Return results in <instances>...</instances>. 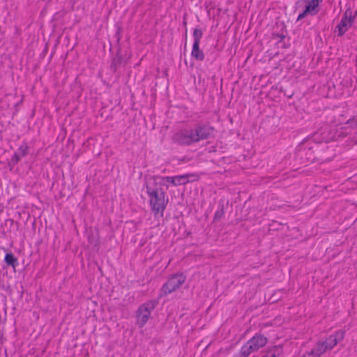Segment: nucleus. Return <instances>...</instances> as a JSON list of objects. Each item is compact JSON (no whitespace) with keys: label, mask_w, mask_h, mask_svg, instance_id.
Instances as JSON below:
<instances>
[{"label":"nucleus","mask_w":357,"mask_h":357,"mask_svg":"<svg viewBox=\"0 0 357 357\" xmlns=\"http://www.w3.org/2000/svg\"><path fill=\"white\" fill-rule=\"evenodd\" d=\"M212 129L207 126H197L180 130L174 136V140L181 144H190L206 139L211 135Z\"/></svg>","instance_id":"obj_1"},{"label":"nucleus","mask_w":357,"mask_h":357,"mask_svg":"<svg viewBox=\"0 0 357 357\" xmlns=\"http://www.w3.org/2000/svg\"><path fill=\"white\" fill-rule=\"evenodd\" d=\"M160 186L154 184L152 177L149 178L146 181V190L150 205L151 209L156 213H162L168 202L165 192L160 188Z\"/></svg>","instance_id":"obj_2"},{"label":"nucleus","mask_w":357,"mask_h":357,"mask_svg":"<svg viewBox=\"0 0 357 357\" xmlns=\"http://www.w3.org/2000/svg\"><path fill=\"white\" fill-rule=\"evenodd\" d=\"M343 337L344 333L337 331L334 335H331L326 339L325 342L317 343L310 352H307L303 357H319L326 350L334 347L338 341L343 339Z\"/></svg>","instance_id":"obj_3"},{"label":"nucleus","mask_w":357,"mask_h":357,"mask_svg":"<svg viewBox=\"0 0 357 357\" xmlns=\"http://www.w3.org/2000/svg\"><path fill=\"white\" fill-rule=\"evenodd\" d=\"M267 343V339L261 334H257L250 339L241 349L243 357H247L250 354L258 351L264 347Z\"/></svg>","instance_id":"obj_4"},{"label":"nucleus","mask_w":357,"mask_h":357,"mask_svg":"<svg viewBox=\"0 0 357 357\" xmlns=\"http://www.w3.org/2000/svg\"><path fill=\"white\" fill-rule=\"evenodd\" d=\"M192 176L190 174L178 175L175 176H152V181L156 185H165L168 188L172 185H184L189 181V178Z\"/></svg>","instance_id":"obj_5"},{"label":"nucleus","mask_w":357,"mask_h":357,"mask_svg":"<svg viewBox=\"0 0 357 357\" xmlns=\"http://www.w3.org/2000/svg\"><path fill=\"white\" fill-rule=\"evenodd\" d=\"M155 305V301H150L139 306L136 314V322L139 326L143 327L147 323Z\"/></svg>","instance_id":"obj_6"},{"label":"nucleus","mask_w":357,"mask_h":357,"mask_svg":"<svg viewBox=\"0 0 357 357\" xmlns=\"http://www.w3.org/2000/svg\"><path fill=\"white\" fill-rule=\"evenodd\" d=\"M185 277L182 274L172 275L162 286L161 291L165 294H169L178 289L185 282Z\"/></svg>","instance_id":"obj_7"},{"label":"nucleus","mask_w":357,"mask_h":357,"mask_svg":"<svg viewBox=\"0 0 357 357\" xmlns=\"http://www.w3.org/2000/svg\"><path fill=\"white\" fill-rule=\"evenodd\" d=\"M306 3L304 11L299 14L297 20H301L306 15H314L319 10V6L322 0H305Z\"/></svg>","instance_id":"obj_8"},{"label":"nucleus","mask_w":357,"mask_h":357,"mask_svg":"<svg viewBox=\"0 0 357 357\" xmlns=\"http://www.w3.org/2000/svg\"><path fill=\"white\" fill-rule=\"evenodd\" d=\"M282 353V347L279 346H274L268 349L266 354L262 357H280Z\"/></svg>","instance_id":"obj_9"},{"label":"nucleus","mask_w":357,"mask_h":357,"mask_svg":"<svg viewBox=\"0 0 357 357\" xmlns=\"http://www.w3.org/2000/svg\"><path fill=\"white\" fill-rule=\"evenodd\" d=\"M191 55L197 60L202 61L204 59V54L203 52L199 49V44L193 43Z\"/></svg>","instance_id":"obj_10"},{"label":"nucleus","mask_w":357,"mask_h":357,"mask_svg":"<svg viewBox=\"0 0 357 357\" xmlns=\"http://www.w3.org/2000/svg\"><path fill=\"white\" fill-rule=\"evenodd\" d=\"M356 15V10L348 8L346 10L340 22H352L355 20Z\"/></svg>","instance_id":"obj_11"},{"label":"nucleus","mask_w":357,"mask_h":357,"mask_svg":"<svg viewBox=\"0 0 357 357\" xmlns=\"http://www.w3.org/2000/svg\"><path fill=\"white\" fill-rule=\"evenodd\" d=\"M5 262L11 266L14 269L16 268L17 265V259L12 254L7 253L5 256Z\"/></svg>","instance_id":"obj_12"},{"label":"nucleus","mask_w":357,"mask_h":357,"mask_svg":"<svg viewBox=\"0 0 357 357\" xmlns=\"http://www.w3.org/2000/svg\"><path fill=\"white\" fill-rule=\"evenodd\" d=\"M349 24H338L335 28V32L337 36H342L347 31Z\"/></svg>","instance_id":"obj_13"},{"label":"nucleus","mask_w":357,"mask_h":357,"mask_svg":"<svg viewBox=\"0 0 357 357\" xmlns=\"http://www.w3.org/2000/svg\"><path fill=\"white\" fill-rule=\"evenodd\" d=\"M202 31L200 29H195L193 33L194 43L199 44L200 40L202 38Z\"/></svg>","instance_id":"obj_14"},{"label":"nucleus","mask_w":357,"mask_h":357,"mask_svg":"<svg viewBox=\"0 0 357 357\" xmlns=\"http://www.w3.org/2000/svg\"><path fill=\"white\" fill-rule=\"evenodd\" d=\"M284 40H285V38H284V37L281 38V40H280V43H282H282H284V47H285V48H286V47H289V43H288L287 45H286V44H285V41H284Z\"/></svg>","instance_id":"obj_15"}]
</instances>
